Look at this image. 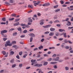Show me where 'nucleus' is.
<instances>
[{
  "label": "nucleus",
  "mask_w": 73,
  "mask_h": 73,
  "mask_svg": "<svg viewBox=\"0 0 73 73\" xmlns=\"http://www.w3.org/2000/svg\"><path fill=\"white\" fill-rule=\"evenodd\" d=\"M33 17H36V18H37V15H34Z\"/></svg>",
  "instance_id": "obj_59"
},
{
  "label": "nucleus",
  "mask_w": 73,
  "mask_h": 73,
  "mask_svg": "<svg viewBox=\"0 0 73 73\" xmlns=\"http://www.w3.org/2000/svg\"><path fill=\"white\" fill-rule=\"evenodd\" d=\"M49 36H52L54 35V33L53 32H50L49 34Z\"/></svg>",
  "instance_id": "obj_11"
},
{
  "label": "nucleus",
  "mask_w": 73,
  "mask_h": 73,
  "mask_svg": "<svg viewBox=\"0 0 73 73\" xmlns=\"http://www.w3.org/2000/svg\"><path fill=\"white\" fill-rule=\"evenodd\" d=\"M25 35H23L21 36L20 37H21V38H23V37H25Z\"/></svg>",
  "instance_id": "obj_50"
},
{
  "label": "nucleus",
  "mask_w": 73,
  "mask_h": 73,
  "mask_svg": "<svg viewBox=\"0 0 73 73\" xmlns=\"http://www.w3.org/2000/svg\"><path fill=\"white\" fill-rule=\"evenodd\" d=\"M50 31L52 32H53V31H55V29H54V28H51L50 29Z\"/></svg>",
  "instance_id": "obj_14"
},
{
  "label": "nucleus",
  "mask_w": 73,
  "mask_h": 73,
  "mask_svg": "<svg viewBox=\"0 0 73 73\" xmlns=\"http://www.w3.org/2000/svg\"><path fill=\"white\" fill-rule=\"evenodd\" d=\"M19 68H21L23 66V64H19Z\"/></svg>",
  "instance_id": "obj_37"
},
{
  "label": "nucleus",
  "mask_w": 73,
  "mask_h": 73,
  "mask_svg": "<svg viewBox=\"0 0 73 73\" xmlns=\"http://www.w3.org/2000/svg\"><path fill=\"white\" fill-rule=\"evenodd\" d=\"M41 57V55L40 54H38V56H36L37 58H39V57Z\"/></svg>",
  "instance_id": "obj_52"
},
{
  "label": "nucleus",
  "mask_w": 73,
  "mask_h": 73,
  "mask_svg": "<svg viewBox=\"0 0 73 73\" xmlns=\"http://www.w3.org/2000/svg\"><path fill=\"white\" fill-rule=\"evenodd\" d=\"M57 62H52L50 63V64H57Z\"/></svg>",
  "instance_id": "obj_22"
},
{
  "label": "nucleus",
  "mask_w": 73,
  "mask_h": 73,
  "mask_svg": "<svg viewBox=\"0 0 73 73\" xmlns=\"http://www.w3.org/2000/svg\"><path fill=\"white\" fill-rule=\"evenodd\" d=\"M13 30H15V29L12 28V29H10L9 30V32H11V31H13Z\"/></svg>",
  "instance_id": "obj_56"
},
{
  "label": "nucleus",
  "mask_w": 73,
  "mask_h": 73,
  "mask_svg": "<svg viewBox=\"0 0 73 73\" xmlns=\"http://www.w3.org/2000/svg\"><path fill=\"white\" fill-rule=\"evenodd\" d=\"M8 32V31L7 30H3L1 31V33H7Z\"/></svg>",
  "instance_id": "obj_4"
},
{
  "label": "nucleus",
  "mask_w": 73,
  "mask_h": 73,
  "mask_svg": "<svg viewBox=\"0 0 73 73\" xmlns=\"http://www.w3.org/2000/svg\"><path fill=\"white\" fill-rule=\"evenodd\" d=\"M35 61H36V60L32 59L31 60V62L32 63H34Z\"/></svg>",
  "instance_id": "obj_19"
},
{
  "label": "nucleus",
  "mask_w": 73,
  "mask_h": 73,
  "mask_svg": "<svg viewBox=\"0 0 73 73\" xmlns=\"http://www.w3.org/2000/svg\"><path fill=\"white\" fill-rule=\"evenodd\" d=\"M58 61L59 62H62V61H63V60H59V59L58 60Z\"/></svg>",
  "instance_id": "obj_54"
},
{
  "label": "nucleus",
  "mask_w": 73,
  "mask_h": 73,
  "mask_svg": "<svg viewBox=\"0 0 73 73\" xmlns=\"http://www.w3.org/2000/svg\"><path fill=\"white\" fill-rule=\"evenodd\" d=\"M19 55H20V56H21L22 54H23V52L22 51H21L19 52Z\"/></svg>",
  "instance_id": "obj_41"
},
{
  "label": "nucleus",
  "mask_w": 73,
  "mask_h": 73,
  "mask_svg": "<svg viewBox=\"0 0 73 73\" xmlns=\"http://www.w3.org/2000/svg\"><path fill=\"white\" fill-rule=\"evenodd\" d=\"M10 62H12V63H13V62H14V59H13L12 60H11V61H10Z\"/></svg>",
  "instance_id": "obj_45"
},
{
  "label": "nucleus",
  "mask_w": 73,
  "mask_h": 73,
  "mask_svg": "<svg viewBox=\"0 0 73 73\" xmlns=\"http://www.w3.org/2000/svg\"><path fill=\"white\" fill-rule=\"evenodd\" d=\"M25 26L26 27V28H29L30 27L29 25H26V26Z\"/></svg>",
  "instance_id": "obj_47"
},
{
  "label": "nucleus",
  "mask_w": 73,
  "mask_h": 73,
  "mask_svg": "<svg viewBox=\"0 0 73 73\" xmlns=\"http://www.w3.org/2000/svg\"><path fill=\"white\" fill-rule=\"evenodd\" d=\"M28 8H32V9L33 8V6L32 5H28Z\"/></svg>",
  "instance_id": "obj_12"
},
{
  "label": "nucleus",
  "mask_w": 73,
  "mask_h": 73,
  "mask_svg": "<svg viewBox=\"0 0 73 73\" xmlns=\"http://www.w3.org/2000/svg\"><path fill=\"white\" fill-rule=\"evenodd\" d=\"M59 32H63V31L64 32H65V30H64V29H59Z\"/></svg>",
  "instance_id": "obj_13"
},
{
  "label": "nucleus",
  "mask_w": 73,
  "mask_h": 73,
  "mask_svg": "<svg viewBox=\"0 0 73 73\" xmlns=\"http://www.w3.org/2000/svg\"><path fill=\"white\" fill-rule=\"evenodd\" d=\"M11 43L12 44H16V41H13Z\"/></svg>",
  "instance_id": "obj_42"
},
{
  "label": "nucleus",
  "mask_w": 73,
  "mask_h": 73,
  "mask_svg": "<svg viewBox=\"0 0 73 73\" xmlns=\"http://www.w3.org/2000/svg\"><path fill=\"white\" fill-rule=\"evenodd\" d=\"M24 4V2H20L19 3V4H20V5Z\"/></svg>",
  "instance_id": "obj_43"
},
{
  "label": "nucleus",
  "mask_w": 73,
  "mask_h": 73,
  "mask_svg": "<svg viewBox=\"0 0 73 73\" xmlns=\"http://www.w3.org/2000/svg\"><path fill=\"white\" fill-rule=\"evenodd\" d=\"M16 58H18V59H20V56H19V55H17V56H16Z\"/></svg>",
  "instance_id": "obj_48"
},
{
  "label": "nucleus",
  "mask_w": 73,
  "mask_h": 73,
  "mask_svg": "<svg viewBox=\"0 0 73 73\" xmlns=\"http://www.w3.org/2000/svg\"><path fill=\"white\" fill-rule=\"evenodd\" d=\"M10 3H13V0H10Z\"/></svg>",
  "instance_id": "obj_64"
},
{
  "label": "nucleus",
  "mask_w": 73,
  "mask_h": 73,
  "mask_svg": "<svg viewBox=\"0 0 73 73\" xmlns=\"http://www.w3.org/2000/svg\"><path fill=\"white\" fill-rule=\"evenodd\" d=\"M6 24V23L5 22H1V24L2 25H3V24L4 25H5Z\"/></svg>",
  "instance_id": "obj_53"
},
{
  "label": "nucleus",
  "mask_w": 73,
  "mask_h": 73,
  "mask_svg": "<svg viewBox=\"0 0 73 73\" xmlns=\"http://www.w3.org/2000/svg\"><path fill=\"white\" fill-rule=\"evenodd\" d=\"M64 42H65V43H68V41L66 39H64Z\"/></svg>",
  "instance_id": "obj_23"
},
{
  "label": "nucleus",
  "mask_w": 73,
  "mask_h": 73,
  "mask_svg": "<svg viewBox=\"0 0 73 73\" xmlns=\"http://www.w3.org/2000/svg\"><path fill=\"white\" fill-rule=\"evenodd\" d=\"M46 6H49V5H50V3H46Z\"/></svg>",
  "instance_id": "obj_44"
},
{
  "label": "nucleus",
  "mask_w": 73,
  "mask_h": 73,
  "mask_svg": "<svg viewBox=\"0 0 73 73\" xmlns=\"http://www.w3.org/2000/svg\"><path fill=\"white\" fill-rule=\"evenodd\" d=\"M2 20L3 21H6V19L5 18H2Z\"/></svg>",
  "instance_id": "obj_26"
},
{
  "label": "nucleus",
  "mask_w": 73,
  "mask_h": 73,
  "mask_svg": "<svg viewBox=\"0 0 73 73\" xmlns=\"http://www.w3.org/2000/svg\"><path fill=\"white\" fill-rule=\"evenodd\" d=\"M68 43H69V44H73V42H71V41L70 40H68Z\"/></svg>",
  "instance_id": "obj_38"
},
{
  "label": "nucleus",
  "mask_w": 73,
  "mask_h": 73,
  "mask_svg": "<svg viewBox=\"0 0 73 73\" xmlns=\"http://www.w3.org/2000/svg\"><path fill=\"white\" fill-rule=\"evenodd\" d=\"M60 2L61 3V4H63L64 3V1H62V0H61Z\"/></svg>",
  "instance_id": "obj_39"
},
{
  "label": "nucleus",
  "mask_w": 73,
  "mask_h": 73,
  "mask_svg": "<svg viewBox=\"0 0 73 73\" xmlns=\"http://www.w3.org/2000/svg\"><path fill=\"white\" fill-rule=\"evenodd\" d=\"M17 32H15L13 34V35L14 36H16L17 35Z\"/></svg>",
  "instance_id": "obj_21"
},
{
  "label": "nucleus",
  "mask_w": 73,
  "mask_h": 73,
  "mask_svg": "<svg viewBox=\"0 0 73 73\" xmlns=\"http://www.w3.org/2000/svg\"><path fill=\"white\" fill-rule=\"evenodd\" d=\"M30 68H31V67H27L26 68V69H30Z\"/></svg>",
  "instance_id": "obj_62"
},
{
  "label": "nucleus",
  "mask_w": 73,
  "mask_h": 73,
  "mask_svg": "<svg viewBox=\"0 0 73 73\" xmlns=\"http://www.w3.org/2000/svg\"><path fill=\"white\" fill-rule=\"evenodd\" d=\"M40 25H43L44 24V22H41L40 23Z\"/></svg>",
  "instance_id": "obj_60"
},
{
  "label": "nucleus",
  "mask_w": 73,
  "mask_h": 73,
  "mask_svg": "<svg viewBox=\"0 0 73 73\" xmlns=\"http://www.w3.org/2000/svg\"><path fill=\"white\" fill-rule=\"evenodd\" d=\"M53 67L54 69H57V66L56 65L54 66Z\"/></svg>",
  "instance_id": "obj_49"
},
{
  "label": "nucleus",
  "mask_w": 73,
  "mask_h": 73,
  "mask_svg": "<svg viewBox=\"0 0 73 73\" xmlns=\"http://www.w3.org/2000/svg\"><path fill=\"white\" fill-rule=\"evenodd\" d=\"M56 19H57V16H56L54 17V20Z\"/></svg>",
  "instance_id": "obj_61"
},
{
  "label": "nucleus",
  "mask_w": 73,
  "mask_h": 73,
  "mask_svg": "<svg viewBox=\"0 0 73 73\" xmlns=\"http://www.w3.org/2000/svg\"><path fill=\"white\" fill-rule=\"evenodd\" d=\"M38 48L40 50H41L42 49H43V46H40L38 47Z\"/></svg>",
  "instance_id": "obj_10"
},
{
  "label": "nucleus",
  "mask_w": 73,
  "mask_h": 73,
  "mask_svg": "<svg viewBox=\"0 0 73 73\" xmlns=\"http://www.w3.org/2000/svg\"><path fill=\"white\" fill-rule=\"evenodd\" d=\"M48 64V62H46L44 63L43 64V65L44 66L45 65H47Z\"/></svg>",
  "instance_id": "obj_17"
},
{
  "label": "nucleus",
  "mask_w": 73,
  "mask_h": 73,
  "mask_svg": "<svg viewBox=\"0 0 73 73\" xmlns=\"http://www.w3.org/2000/svg\"><path fill=\"white\" fill-rule=\"evenodd\" d=\"M32 21H33V20L32 19H30L29 20V23H32Z\"/></svg>",
  "instance_id": "obj_34"
},
{
  "label": "nucleus",
  "mask_w": 73,
  "mask_h": 73,
  "mask_svg": "<svg viewBox=\"0 0 73 73\" xmlns=\"http://www.w3.org/2000/svg\"><path fill=\"white\" fill-rule=\"evenodd\" d=\"M49 33V31H47L46 32H44V34H48Z\"/></svg>",
  "instance_id": "obj_57"
},
{
  "label": "nucleus",
  "mask_w": 73,
  "mask_h": 73,
  "mask_svg": "<svg viewBox=\"0 0 73 73\" xmlns=\"http://www.w3.org/2000/svg\"><path fill=\"white\" fill-rule=\"evenodd\" d=\"M56 54H54L52 55V57H56Z\"/></svg>",
  "instance_id": "obj_55"
},
{
  "label": "nucleus",
  "mask_w": 73,
  "mask_h": 73,
  "mask_svg": "<svg viewBox=\"0 0 73 73\" xmlns=\"http://www.w3.org/2000/svg\"><path fill=\"white\" fill-rule=\"evenodd\" d=\"M64 37H67V36L66 35V33H65L63 35Z\"/></svg>",
  "instance_id": "obj_25"
},
{
  "label": "nucleus",
  "mask_w": 73,
  "mask_h": 73,
  "mask_svg": "<svg viewBox=\"0 0 73 73\" xmlns=\"http://www.w3.org/2000/svg\"><path fill=\"white\" fill-rule=\"evenodd\" d=\"M4 72V70H0V73H3Z\"/></svg>",
  "instance_id": "obj_63"
},
{
  "label": "nucleus",
  "mask_w": 73,
  "mask_h": 73,
  "mask_svg": "<svg viewBox=\"0 0 73 73\" xmlns=\"http://www.w3.org/2000/svg\"><path fill=\"white\" fill-rule=\"evenodd\" d=\"M17 29L19 31H22L21 30V27H19L18 29Z\"/></svg>",
  "instance_id": "obj_24"
},
{
  "label": "nucleus",
  "mask_w": 73,
  "mask_h": 73,
  "mask_svg": "<svg viewBox=\"0 0 73 73\" xmlns=\"http://www.w3.org/2000/svg\"><path fill=\"white\" fill-rule=\"evenodd\" d=\"M60 22V21L57 20H55V21H54V23H58Z\"/></svg>",
  "instance_id": "obj_46"
},
{
  "label": "nucleus",
  "mask_w": 73,
  "mask_h": 73,
  "mask_svg": "<svg viewBox=\"0 0 73 73\" xmlns=\"http://www.w3.org/2000/svg\"><path fill=\"white\" fill-rule=\"evenodd\" d=\"M60 58L59 57H56V58H54L52 59L53 61H58V60Z\"/></svg>",
  "instance_id": "obj_3"
},
{
  "label": "nucleus",
  "mask_w": 73,
  "mask_h": 73,
  "mask_svg": "<svg viewBox=\"0 0 73 73\" xmlns=\"http://www.w3.org/2000/svg\"><path fill=\"white\" fill-rule=\"evenodd\" d=\"M27 32V30H25L23 31V33H26Z\"/></svg>",
  "instance_id": "obj_30"
},
{
  "label": "nucleus",
  "mask_w": 73,
  "mask_h": 73,
  "mask_svg": "<svg viewBox=\"0 0 73 73\" xmlns=\"http://www.w3.org/2000/svg\"><path fill=\"white\" fill-rule=\"evenodd\" d=\"M50 26H51V25H49L45 26H43L42 27H44V28H49V27H50Z\"/></svg>",
  "instance_id": "obj_6"
},
{
  "label": "nucleus",
  "mask_w": 73,
  "mask_h": 73,
  "mask_svg": "<svg viewBox=\"0 0 73 73\" xmlns=\"http://www.w3.org/2000/svg\"><path fill=\"white\" fill-rule=\"evenodd\" d=\"M11 15L13 17H16V15L15 14H13Z\"/></svg>",
  "instance_id": "obj_35"
},
{
  "label": "nucleus",
  "mask_w": 73,
  "mask_h": 73,
  "mask_svg": "<svg viewBox=\"0 0 73 73\" xmlns=\"http://www.w3.org/2000/svg\"><path fill=\"white\" fill-rule=\"evenodd\" d=\"M68 23L66 24L67 25H68V26H70V25H71V23L69 21H68L67 22Z\"/></svg>",
  "instance_id": "obj_8"
},
{
  "label": "nucleus",
  "mask_w": 73,
  "mask_h": 73,
  "mask_svg": "<svg viewBox=\"0 0 73 73\" xmlns=\"http://www.w3.org/2000/svg\"><path fill=\"white\" fill-rule=\"evenodd\" d=\"M2 53L4 54V55H5L6 54V52L4 51H2Z\"/></svg>",
  "instance_id": "obj_16"
},
{
  "label": "nucleus",
  "mask_w": 73,
  "mask_h": 73,
  "mask_svg": "<svg viewBox=\"0 0 73 73\" xmlns=\"http://www.w3.org/2000/svg\"><path fill=\"white\" fill-rule=\"evenodd\" d=\"M16 66V64H14L12 65V68H13L15 67Z\"/></svg>",
  "instance_id": "obj_32"
},
{
  "label": "nucleus",
  "mask_w": 73,
  "mask_h": 73,
  "mask_svg": "<svg viewBox=\"0 0 73 73\" xmlns=\"http://www.w3.org/2000/svg\"><path fill=\"white\" fill-rule=\"evenodd\" d=\"M73 27H68V29H73Z\"/></svg>",
  "instance_id": "obj_51"
},
{
  "label": "nucleus",
  "mask_w": 73,
  "mask_h": 73,
  "mask_svg": "<svg viewBox=\"0 0 73 73\" xmlns=\"http://www.w3.org/2000/svg\"><path fill=\"white\" fill-rule=\"evenodd\" d=\"M5 3L6 4H7L8 5H11V4H10V3H9L7 2H5Z\"/></svg>",
  "instance_id": "obj_33"
},
{
  "label": "nucleus",
  "mask_w": 73,
  "mask_h": 73,
  "mask_svg": "<svg viewBox=\"0 0 73 73\" xmlns=\"http://www.w3.org/2000/svg\"><path fill=\"white\" fill-rule=\"evenodd\" d=\"M15 19V18H9V21H12L13 20H14Z\"/></svg>",
  "instance_id": "obj_15"
},
{
  "label": "nucleus",
  "mask_w": 73,
  "mask_h": 73,
  "mask_svg": "<svg viewBox=\"0 0 73 73\" xmlns=\"http://www.w3.org/2000/svg\"><path fill=\"white\" fill-rule=\"evenodd\" d=\"M27 56V54H25V55H23V58H26Z\"/></svg>",
  "instance_id": "obj_40"
},
{
  "label": "nucleus",
  "mask_w": 73,
  "mask_h": 73,
  "mask_svg": "<svg viewBox=\"0 0 73 73\" xmlns=\"http://www.w3.org/2000/svg\"><path fill=\"white\" fill-rule=\"evenodd\" d=\"M19 25V22H17L13 25V26H17Z\"/></svg>",
  "instance_id": "obj_9"
},
{
  "label": "nucleus",
  "mask_w": 73,
  "mask_h": 73,
  "mask_svg": "<svg viewBox=\"0 0 73 73\" xmlns=\"http://www.w3.org/2000/svg\"><path fill=\"white\" fill-rule=\"evenodd\" d=\"M14 53H15V52H14L13 51H12L10 52V54H11V55H13V54H14Z\"/></svg>",
  "instance_id": "obj_18"
},
{
  "label": "nucleus",
  "mask_w": 73,
  "mask_h": 73,
  "mask_svg": "<svg viewBox=\"0 0 73 73\" xmlns=\"http://www.w3.org/2000/svg\"><path fill=\"white\" fill-rule=\"evenodd\" d=\"M34 66H37V67H41L42 66V64H36L35 65H33Z\"/></svg>",
  "instance_id": "obj_2"
},
{
  "label": "nucleus",
  "mask_w": 73,
  "mask_h": 73,
  "mask_svg": "<svg viewBox=\"0 0 73 73\" xmlns=\"http://www.w3.org/2000/svg\"><path fill=\"white\" fill-rule=\"evenodd\" d=\"M40 2H41V1H38L37 2V3H34V5L36 7L37 5H38V4H40Z\"/></svg>",
  "instance_id": "obj_7"
},
{
  "label": "nucleus",
  "mask_w": 73,
  "mask_h": 73,
  "mask_svg": "<svg viewBox=\"0 0 73 73\" xmlns=\"http://www.w3.org/2000/svg\"><path fill=\"white\" fill-rule=\"evenodd\" d=\"M56 36H58L59 35V33H56Z\"/></svg>",
  "instance_id": "obj_58"
},
{
  "label": "nucleus",
  "mask_w": 73,
  "mask_h": 73,
  "mask_svg": "<svg viewBox=\"0 0 73 73\" xmlns=\"http://www.w3.org/2000/svg\"><path fill=\"white\" fill-rule=\"evenodd\" d=\"M58 7V5H56V6H54V8H57V7Z\"/></svg>",
  "instance_id": "obj_36"
},
{
  "label": "nucleus",
  "mask_w": 73,
  "mask_h": 73,
  "mask_svg": "<svg viewBox=\"0 0 73 73\" xmlns=\"http://www.w3.org/2000/svg\"><path fill=\"white\" fill-rule=\"evenodd\" d=\"M6 44H7L8 45V46H11L12 45V43H11V41L9 40H8L6 42Z\"/></svg>",
  "instance_id": "obj_1"
},
{
  "label": "nucleus",
  "mask_w": 73,
  "mask_h": 73,
  "mask_svg": "<svg viewBox=\"0 0 73 73\" xmlns=\"http://www.w3.org/2000/svg\"><path fill=\"white\" fill-rule=\"evenodd\" d=\"M65 69L66 70H69V67L67 66H66L65 67Z\"/></svg>",
  "instance_id": "obj_29"
},
{
  "label": "nucleus",
  "mask_w": 73,
  "mask_h": 73,
  "mask_svg": "<svg viewBox=\"0 0 73 73\" xmlns=\"http://www.w3.org/2000/svg\"><path fill=\"white\" fill-rule=\"evenodd\" d=\"M33 38L32 37H31L30 38V42H32V41H33Z\"/></svg>",
  "instance_id": "obj_20"
},
{
  "label": "nucleus",
  "mask_w": 73,
  "mask_h": 73,
  "mask_svg": "<svg viewBox=\"0 0 73 73\" xmlns=\"http://www.w3.org/2000/svg\"><path fill=\"white\" fill-rule=\"evenodd\" d=\"M1 35H2L3 36V37H7V36L5 35H4V34H3V33H1Z\"/></svg>",
  "instance_id": "obj_28"
},
{
  "label": "nucleus",
  "mask_w": 73,
  "mask_h": 73,
  "mask_svg": "<svg viewBox=\"0 0 73 73\" xmlns=\"http://www.w3.org/2000/svg\"><path fill=\"white\" fill-rule=\"evenodd\" d=\"M29 35L30 36H31V37H35V34H34L33 33H31L29 34Z\"/></svg>",
  "instance_id": "obj_5"
},
{
  "label": "nucleus",
  "mask_w": 73,
  "mask_h": 73,
  "mask_svg": "<svg viewBox=\"0 0 73 73\" xmlns=\"http://www.w3.org/2000/svg\"><path fill=\"white\" fill-rule=\"evenodd\" d=\"M60 11V9H57L55 11V12H58Z\"/></svg>",
  "instance_id": "obj_27"
},
{
  "label": "nucleus",
  "mask_w": 73,
  "mask_h": 73,
  "mask_svg": "<svg viewBox=\"0 0 73 73\" xmlns=\"http://www.w3.org/2000/svg\"><path fill=\"white\" fill-rule=\"evenodd\" d=\"M20 25L22 27H24V26H26V25L25 24H23V23H22Z\"/></svg>",
  "instance_id": "obj_31"
}]
</instances>
